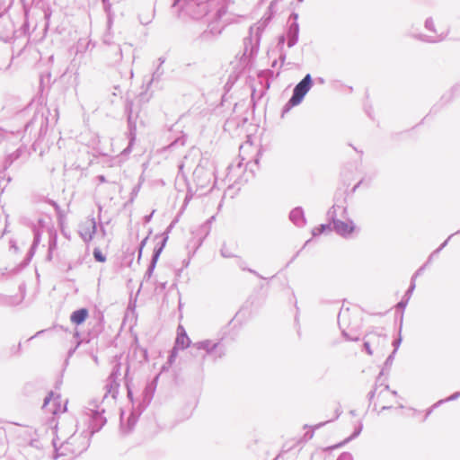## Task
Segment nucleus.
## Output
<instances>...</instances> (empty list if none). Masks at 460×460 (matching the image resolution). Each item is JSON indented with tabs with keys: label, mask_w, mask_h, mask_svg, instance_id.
I'll return each mask as SVG.
<instances>
[{
	"label": "nucleus",
	"mask_w": 460,
	"mask_h": 460,
	"mask_svg": "<svg viewBox=\"0 0 460 460\" xmlns=\"http://www.w3.org/2000/svg\"><path fill=\"white\" fill-rule=\"evenodd\" d=\"M312 86V78L310 75H306L304 79L296 84L294 89L293 96L289 100L292 106L298 105L305 95L308 93Z\"/></svg>",
	"instance_id": "f257e3e1"
},
{
	"label": "nucleus",
	"mask_w": 460,
	"mask_h": 460,
	"mask_svg": "<svg viewBox=\"0 0 460 460\" xmlns=\"http://www.w3.org/2000/svg\"><path fill=\"white\" fill-rule=\"evenodd\" d=\"M386 343L384 336L376 332H369L366 337L365 347L368 354L372 355L375 351L382 350Z\"/></svg>",
	"instance_id": "f03ea898"
},
{
	"label": "nucleus",
	"mask_w": 460,
	"mask_h": 460,
	"mask_svg": "<svg viewBox=\"0 0 460 460\" xmlns=\"http://www.w3.org/2000/svg\"><path fill=\"white\" fill-rule=\"evenodd\" d=\"M333 211L332 212V217L334 220L335 227L336 229L341 233L342 234H347L352 233L354 230V227L351 225H349L347 223L341 222V221H336V208L335 206L332 207Z\"/></svg>",
	"instance_id": "7ed1b4c3"
},
{
	"label": "nucleus",
	"mask_w": 460,
	"mask_h": 460,
	"mask_svg": "<svg viewBox=\"0 0 460 460\" xmlns=\"http://www.w3.org/2000/svg\"><path fill=\"white\" fill-rule=\"evenodd\" d=\"M88 317V310L85 308H82L73 312L70 316V320L73 323L79 325L83 323L86 318Z\"/></svg>",
	"instance_id": "20e7f679"
},
{
	"label": "nucleus",
	"mask_w": 460,
	"mask_h": 460,
	"mask_svg": "<svg viewBox=\"0 0 460 460\" xmlns=\"http://www.w3.org/2000/svg\"><path fill=\"white\" fill-rule=\"evenodd\" d=\"M176 343L181 345V348H186L189 346L190 341L186 334H181L177 337Z\"/></svg>",
	"instance_id": "39448f33"
},
{
	"label": "nucleus",
	"mask_w": 460,
	"mask_h": 460,
	"mask_svg": "<svg viewBox=\"0 0 460 460\" xmlns=\"http://www.w3.org/2000/svg\"><path fill=\"white\" fill-rule=\"evenodd\" d=\"M93 256H94L95 260L100 262H104L106 260L105 256L102 254V252L100 249H95L93 251Z\"/></svg>",
	"instance_id": "423d86ee"
},
{
	"label": "nucleus",
	"mask_w": 460,
	"mask_h": 460,
	"mask_svg": "<svg viewBox=\"0 0 460 460\" xmlns=\"http://www.w3.org/2000/svg\"><path fill=\"white\" fill-rule=\"evenodd\" d=\"M199 347L205 349H208L209 342L208 341H203L199 344Z\"/></svg>",
	"instance_id": "0eeeda50"
},
{
	"label": "nucleus",
	"mask_w": 460,
	"mask_h": 460,
	"mask_svg": "<svg viewBox=\"0 0 460 460\" xmlns=\"http://www.w3.org/2000/svg\"><path fill=\"white\" fill-rule=\"evenodd\" d=\"M341 444H340V446H341ZM338 447H339V445H338V446L332 447L331 448H337Z\"/></svg>",
	"instance_id": "6e6552de"
}]
</instances>
